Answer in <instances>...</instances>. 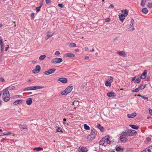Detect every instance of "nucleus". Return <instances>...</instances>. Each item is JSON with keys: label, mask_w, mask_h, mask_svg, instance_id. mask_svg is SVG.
<instances>
[{"label": "nucleus", "mask_w": 152, "mask_h": 152, "mask_svg": "<svg viewBox=\"0 0 152 152\" xmlns=\"http://www.w3.org/2000/svg\"><path fill=\"white\" fill-rule=\"evenodd\" d=\"M10 96L9 91L6 90L4 92L3 94V99L5 102H7L10 100Z\"/></svg>", "instance_id": "obj_1"}, {"label": "nucleus", "mask_w": 152, "mask_h": 152, "mask_svg": "<svg viewBox=\"0 0 152 152\" xmlns=\"http://www.w3.org/2000/svg\"><path fill=\"white\" fill-rule=\"evenodd\" d=\"M44 87L42 86H33L27 87L24 89V91L28 90H34L43 88Z\"/></svg>", "instance_id": "obj_2"}, {"label": "nucleus", "mask_w": 152, "mask_h": 152, "mask_svg": "<svg viewBox=\"0 0 152 152\" xmlns=\"http://www.w3.org/2000/svg\"><path fill=\"white\" fill-rule=\"evenodd\" d=\"M96 137V134L93 130H91L90 134L87 136V139L88 140H93Z\"/></svg>", "instance_id": "obj_3"}, {"label": "nucleus", "mask_w": 152, "mask_h": 152, "mask_svg": "<svg viewBox=\"0 0 152 152\" xmlns=\"http://www.w3.org/2000/svg\"><path fill=\"white\" fill-rule=\"evenodd\" d=\"M131 23L129 25V27L128 28L130 31H132L135 30L134 28V21L133 19H131Z\"/></svg>", "instance_id": "obj_4"}, {"label": "nucleus", "mask_w": 152, "mask_h": 152, "mask_svg": "<svg viewBox=\"0 0 152 152\" xmlns=\"http://www.w3.org/2000/svg\"><path fill=\"white\" fill-rule=\"evenodd\" d=\"M56 71V69L53 68L48 70L47 71H45L44 73L45 75H48L53 73Z\"/></svg>", "instance_id": "obj_5"}, {"label": "nucleus", "mask_w": 152, "mask_h": 152, "mask_svg": "<svg viewBox=\"0 0 152 152\" xmlns=\"http://www.w3.org/2000/svg\"><path fill=\"white\" fill-rule=\"evenodd\" d=\"M63 61V60L61 58H53L51 61L52 63L54 64L59 63Z\"/></svg>", "instance_id": "obj_6"}, {"label": "nucleus", "mask_w": 152, "mask_h": 152, "mask_svg": "<svg viewBox=\"0 0 152 152\" xmlns=\"http://www.w3.org/2000/svg\"><path fill=\"white\" fill-rule=\"evenodd\" d=\"M120 140L122 142H126L127 138L126 135L124 134V133H122L120 137Z\"/></svg>", "instance_id": "obj_7"}, {"label": "nucleus", "mask_w": 152, "mask_h": 152, "mask_svg": "<svg viewBox=\"0 0 152 152\" xmlns=\"http://www.w3.org/2000/svg\"><path fill=\"white\" fill-rule=\"evenodd\" d=\"M41 68L39 65H37L35 69L33 70L32 72L34 74H36L38 73L40 70Z\"/></svg>", "instance_id": "obj_8"}, {"label": "nucleus", "mask_w": 152, "mask_h": 152, "mask_svg": "<svg viewBox=\"0 0 152 152\" xmlns=\"http://www.w3.org/2000/svg\"><path fill=\"white\" fill-rule=\"evenodd\" d=\"M117 54L119 56L123 57H125L126 55V53L124 51H118L117 52Z\"/></svg>", "instance_id": "obj_9"}, {"label": "nucleus", "mask_w": 152, "mask_h": 152, "mask_svg": "<svg viewBox=\"0 0 152 152\" xmlns=\"http://www.w3.org/2000/svg\"><path fill=\"white\" fill-rule=\"evenodd\" d=\"M141 152H152V146H150L146 148L145 150Z\"/></svg>", "instance_id": "obj_10"}, {"label": "nucleus", "mask_w": 152, "mask_h": 152, "mask_svg": "<svg viewBox=\"0 0 152 152\" xmlns=\"http://www.w3.org/2000/svg\"><path fill=\"white\" fill-rule=\"evenodd\" d=\"M4 43L2 41V39L0 37V45L1 47V51L2 53L3 51L4 47L3 46Z\"/></svg>", "instance_id": "obj_11"}, {"label": "nucleus", "mask_w": 152, "mask_h": 152, "mask_svg": "<svg viewBox=\"0 0 152 152\" xmlns=\"http://www.w3.org/2000/svg\"><path fill=\"white\" fill-rule=\"evenodd\" d=\"M58 80L64 83H66L67 82V80L66 78L62 77L59 78L58 79Z\"/></svg>", "instance_id": "obj_12"}, {"label": "nucleus", "mask_w": 152, "mask_h": 152, "mask_svg": "<svg viewBox=\"0 0 152 152\" xmlns=\"http://www.w3.org/2000/svg\"><path fill=\"white\" fill-rule=\"evenodd\" d=\"M73 88V87L72 86H69L67 87L65 89L67 92L68 94L70 93Z\"/></svg>", "instance_id": "obj_13"}, {"label": "nucleus", "mask_w": 152, "mask_h": 152, "mask_svg": "<svg viewBox=\"0 0 152 152\" xmlns=\"http://www.w3.org/2000/svg\"><path fill=\"white\" fill-rule=\"evenodd\" d=\"M147 73V71L146 70H144L141 74L140 76V78L142 79H144L146 77Z\"/></svg>", "instance_id": "obj_14"}, {"label": "nucleus", "mask_w": 152, "mask_h": 152, "mask_svg": "<svg viewBox=\"0 0 152 152\" xmlns=\"http://www.w3.org/2000/svg\"><path fill=\"white\" fill-rule=\"evenodd\" d=\"M78 151L80 152H86L87 151V148L84 147H79Z\"/></svg>", "instance_id": "obj_15"}, {"label": "nucleus", "mask_w": 152, "mask_h": 152, "mask_svg": "<svg viewBox=\"0 0 152 152\" xmlns=\"http://www.w3.org/2000/svg\"><path fill=\"white\" fill-rule=\"evenodd\" d=\"M65 56L66 57L73 58L75 56V55L71 53H68L65 54Z\"/></svg>", "instance_id": "obj_16"}, {"label": "nucleus", "mask_w": 152, "mask_h": 152, "mask_svg": "<svg viewBox=\"0 0 152 152\" xmlns=\"http://www.w3.org/2000/svg\"><path fill=\"white\" fill-rule=\"evenodd\" d=\"M137 114L136 113L134 112L133 113L131 114H128L127 116L128 118H132L136 116Z\"/></svg>", "instance_id": "obj_17"}, {"label": "nucleus", "mask_w": 152, "mask_h": 152, "mask_svg": "<svg viewBox=\"0 0 152 152\" xmlns=\"http://www.w3.org/2000/svg\"><path fill=\"white\" fill-rule=\"evenodd\" d=\"M107 96L109 97H111L115 96V93L112 91H110L107 94Z\"/></svg>", "instance_id": "obj_18"}, {"label": "nucleus", "mask_w": 152, "mask_h": 152, "mask_svg": "<svg viewBox=\"0 0 152 152\" xmlns=\"http://www.w3.org/2000/svg\"><path fill=\"white\" fill-rule=\"evenodd\" d=\"M126 16H125V15H124L123 14H121V15H119V18L120 19V20L122 21V22H123V20L125 19V17Z\"/></svg>", "instance_id": "obj_19"}, {"label": "nucleus", "mask_w": 152, "mask_h": 152, "mask_svg": "<svg viewBox=\"0 0 152 152\" xmlns=\"http://www.w3.org/2000/svg\"><path fill=\"white\" fill-rule=\"evenodd\" d=\"M32 103V100L31 98H29L26 100V103L28 105H30Z\"/></svg>", "instance_id": "obj_20"}, {"label": "nucleus", "mask_w": 152, "mask_h": 152, "mask_svg": "<svg viewBox=\"0 0 152 152\" xmlns=\"http://www.w3.org/2000/svg\"><path fill=\"white\" fill-rule=\"evenodd\" d=\"M22 102V100H18L14 102H13V104L14 105H17L19 103H21Z\"/></svg>", "instance_id": "obj_21"}, {"label": "nucleus", "mask_w": 152, "mask_h": 152, "mask_svg": "<svg viewBox=\"0 0 152 152\" xmlns=\"http://www.w3.org/2000/svg\"><path fill=\"white\" fill-rule=\"evenodd\" d=\"M15 88V87L14 86H10L6 88V89L9 90H14Z\"/></svg>", "instance_id": "obj_22"}, {"label": "nucleus", "mask_w": 152, "mask_h": 152, "mask_svg": "<svg viewBox=\"0 0 152 152\" xmlns=\"http://www.w3.org/2000/svg\"><path fill=\"white\" fill-rule=\"evenodd\" d=\"M114 42L116 43H119L120 42V39L119 37H117L114 39Z\"/></svg>", "instance_id": "obj_23"}, {"label": "nucleus", "mask_w": 152, "mask_h": 152, "mask_svg": "<svg viewBox=\"0 0 152 152\" xmlns=\"http://www.w3.org/2000/svg\"><path fill=\"white\" fill-rule=\"evenodd\" d=\"M129 126H130L131 127H132V129H138L139 128V126L137 125H132L130 124L129 125Z\"/></svg>", "instance_id": "obj_24"}, {"label": "nucleus", "mask_w": 152, "mask_h": 152, "mask_svg": "<svg viewBox=\"0 0 152 152\" xmlns=\"http://www.w3.org/2000/svg\"><path fill=\"white\" fill-rule=\"evenodd\" d=\"M148 12V10L146 8H144L142 9V12L143 13L146 14Z\"/></svg>", "instance_id": "obj_25"}, {"label": "nucleus", "mask_w": 152, "mask_h": 152, "mask_svg": "<svg viewBox=\"0 0 152 152\" xmlns=\"http://www.w3.org/2000/svg\"><path fill=\"white\" fill-rule=\"evenodd\" d=\"M97 128H99L100 131L102 132L103 131L104 128L103 127L101 126V125L99 124H98L97 126Z\"/></svg>", "instance_id": "obj_26"}, {"label": "nucleus", "mask_w": 152, "mask_h": 152, "mask_svg": "<svg viewBox=\"0 0 152 152\" xmlns=\"http://www.w3.org/2000/svg\"><path fill=\"white\" fill-rule=\"evenodd\" d=\"M11 134V132H10L9 131L7 132H5L4 133H1V135L3 136V135H9ZM1 136V135H0Z\"/></svg>", "instance_id": "obj_27"}, {"label": "nucleus", "mask_w": 152, "mask_h": 152, "mask_svg": "<svg viewBox=\"0 0 152 152\" xmlns=\"http://www.w3.org/2000/svg\"><path fill=\"white\" fill-rule=\"evenodd\" d=\"M46 57L45 55H41L39 58V60L41 61L43 60Z\"/></svg>", "instance_id": "obj_28"}, {"label": "nucleus", "mask_w": 152, "mask_h": 152, "mask_svg": "<svg viewBox=\"0 0 152 152\" xmlns=\"http://www.w3.org/2000/svg\"><path fill=\"white\" fill-rule=\"evenodd\" d=\"M122 12L124 13V14L125 15V16H126L128 13V12L127 10H122L121 11Z\"/></svg>", "instance_id": "obj_29"}, {"label": "nucleus", "mask_w": 152, "mask_h": 152, "mask_svg": "<svg viewBox=\"0 0 152 152\" xmlns=\"http://www.w3.org/2000/svg\"><path fill=\"white\" fill-rule=\"evenodd\" d=\"M79 104V102L77 101H76V100L74 101L72 103V105H74L75 106H77Z\"/></svg>", "instance_id": "obj_30"}, {"label": "nucleus", "mask_w": 152, "mask_h": 152, "mask_svg": "<svg viewBox=\"0 0 152 152\" xmlns=\"http://www.w3.org/2000/svg\"><path fill=\"white\" fill-rule=\"evenodd\" d=\"M105 142L103 138L99 142V144L100 145H103L104 144Z\"/></svg>", "instance_id": "obj_31"}, {"label": "nucleus", "mask_w": 152, "mask_h": 152, "mask_svg": "<svg viewBox=\"0 0 152 152\" xmlns=\"http://www.w3.org/2000/svg\"><path fill=\"white\" fill-rule=\"evenodd\" d=\"M105 85L107 86H110L111 85L110 82H109L108 81H105Z\"/></svg>", "instance_id": "obj_32"}, {"label": "nucleus", "mask_w": 152, "mask_h": 152, "mask_svg": "<svg viewBox=\"0 0 152 152\" xmlns=\"http://www.w3.org/2000/svg\"><path fill=\"white\" fill-rule=\"evenodd\" d=\"M61 94L62 95L65 96V95H66L68 93L67 92L66 90H65L64 91H62L61 92Z\"/></svg>", "instance_id": "obj_33"}, {"label": "nucleus", "mask_w": 152, "mask_h": 152, "mask_svg": "<svg viewBox=\"0 0 152 152\" xmlns=\"http://www.w3.org/2000/svg\"><path fill=\"white\" fill-rule=\"evenodd\" d=\"M61 132L63 133V132L61 128L59 127H58V129L56 131V132Z\"/></svg>", "instance_id": "obj_34"}, {"label": "nucleus", "mask_w": 152, "mask_h": 152, "mask_svg": "<svg viewBox=\"0 0 152 152\" xmlns=\"http://www.w3.org/2000/svg\"><path fill=\"white\" fill-rule=\"evenodd\" d=\"M140 78L139 77H137L135 80L134 83H138L140 82Z\"/></svg>", "instance_id": "obj_35"}, {"label": "nucleus", "mask_w": 152, "mask_h": 152, "mask_svg": "<svg viewBox=\"0 0 152 152\" xmlns=\"http://www.w3.org/2000/svg\"><path fill=\"white\" fill-rule=\"evenodd\" d=\"M84 129L87 130H88L90 129V127L86 124H84Z\"/></svg>", "instance_id": "obj_36"}, {"label": "nucleus", "mask_w": 152, "mask_h": 152, "mask_svg": "<svg viewBox=\"0 0 152 152\" xmlns=\"http://www.w3.org/2000/svg\"><path fill=\"white\" fill-rule=\"evenodd\" d=\"M146 2L144 0H142L140 5L142 7H144L145 5Z\"/></svg>", "instance_id": "obj_37"}, {"label": "nucleus", "mask_w": 152, "mask_h": 152, "mask_svg": "<svg viewBox=\"0 0 152 152\" xmlns=\"http://www.w3.org/2000/svg\"><path fill=\"white\" fill-rule=\"evenodd\" d=\"M128 132H127L128 133V135L129 136H133L132 132L131 129H128Z\"/></svg>", "instance_id": "obj_38"}, {"label": "nucleus", "mask_w": 152, "mask_h": 152, "mask_svg": "<svg viewBox=\"0 0 152 152\" xmlns=\"http://www.w3.org/2000/svg\"><path fill=\"white\" fill-rule=\"evenodd\" d=\"M43 149L42 148H40V147H38V148H34L33 150H36L37 151H40L41 150H42Z\"/></svg>", "instance_id": "obj_39"}, {"label": "nucleus", "mask_w": 152, "mask_h": 152, "mask_svg": "<svg viewBox=\"0 0 152 152\" xmlns=\"http://www.w3.org/2000/svg\"><path fill=\"white\" fill-rule=\"evenodd\" d=\"M76 46V44L74 43H71L69 45V47H75Z\"/></svg>", "instance_id": "obj_40"}, {"label": "nucleus", "mask_w": 152, "mask_h": 152, "mask_svg": "<svg viewBox=\"0 0 152 152\" xmlns=\"http://www.w3.org/2000/svg\"><path fill=\"white\" fill-rule=\"evenodd\" d=\"M145 85H142L139 87V88L140 89L142 90L145 88Z\"/></svg>", "instance_id": "obj_41"}, {"label": "nucleus", "mask_w": 152, "mask_h": 152, "mask_svg": "<svg viewBox=\"0 0 152 152\" xmlns=\"http://www.w3.org/2000/svg\"><path fill=\"white\" fill-rule=\"evenodd\" d=\"M131 132H132L133 135H135L136 134L137 132H136V131H135L134 130H132V129H131Z\"/></svg>", "instance_id": "obj_42"}, {"label": "nucleus", "mask_w": 152, "mask_h": 152, "mask_svg": "<svg viewBox=\"0 0 152 152\" xmlns=\"http://www.w3.org/2000/svg\"><path fill=\"white\" fill-rule=\"evenodd\" d=\"M128 129L126 130L125 131V132H124L122 133H124V134L126 135V136L127 135H128V133L127 132H128Z\"/></svg>", "instance_id": "obj_43"}, {"label": "nucleus", "mask_w": 152, "mask_h": 152, "mask_svg": "<svg viewBox=\"0 0 152 152\" xmlns=\"http://www.w3.org/2000/svg\"><path fill=\"white\" fill-rule=\"evenodd\" d=\"M121 149L120 148V146L116 148V150L117 151H120L121 150Z\"/></svg>", "instance_id": "obj_44"}, {"label": "nucleus", "mask_w": 152, "mask_h": 152, "mask_svg": "<svg viewBox=\"0 0 152 152\" xmlns=\"http://www.w3.org/2000/svg\"><path fill=\"white\" fill-rule=\"evenodd\" d=\"M41 6H39V7H36V11L37 12H39L40 10V8H41Z\"/></svg>", "instance_id": "obj_45"}, {"label": "nucleus", "mask_w": 152, "mask_h": 152, "mask_svg": "<svg viewBox=\"0 0 152 152\" xmlns=\"http://www.w3.org/2000/svg\"><path fill=\"white\" fill-rule=\"evenodd\" d=\"M110 137L109 136H106L104 137V139L107 140H109Z\"/></svg>", "instance_id": "obj_46"}, {"label": "nucleus", "mask_w": 152, "mask_h": 152, "mask_svg": "<svg viewBox=\"0 0 152 152\" xmlns=\"http://www.w3.org/2000/svg\"><path fill=\"white\" fill-rule=\"evenodd\" d=\"M148 7L149 8L152 7V4L151 3H149L148 4Z\"/></svg>", "instance_id": "obj_47"}, {"label": "nucleus", "mask_w": 152, "mask_h": 152, "mask_svg": "<svg viewBox=\"0 0 152 152\" xmlns=\"http://www.w3.org/2000/svg\"><path fill=\"white\" fill-rule=\"evenodd\" d=\"M54 34L53 33L52 34H50V35H49V34H47V36L48 37V38H50V37H51Z\"/></svg>", "instance_id": "obj_48"}, {"label": "nucleus", "mask_w": 152, "mask_h": 152, "mask_svg": "<svg viewBox=\"0 0 152 152\" xmlns=\"http://www.w3.org/2000/svg\"><path fill=\"white\" fill-rule=\"evenodd\" d=\"M60 54V53L59 51H56L55 53V55L56 56L59 55Z\"/></svg>", "instance_id": "obj_49"}, {"label": "nucleus", "mask_w": 152, "mask_h": 152, "mask_svg": "<svg viewBox=\"0 0 152 152\" xmlns=\"http://www.w3.org/2000/svg\"><path fill=\"white\" fill-rule=\"evenodd\" d=\"M110 20V19L109 18H106L105 19V21L106 22H108Z\"/></svg>", "instance_id": "obj_50"}, {"label": "nucleus", "mask_w": 152, "mask_h": 152, "mask_svg": "<svg viewBox=\"0 0 152 152\" xmlns=\"http://www.w3.org/2000/svg\"><path fill=\"white\" fill-rule=\"evenodd\" d=\"M43 1L42 0L41 1L40 3V6H41V7H42V5H43Z\"/></svg>", "instance_id": "obj_51"}, {"label": "nucleus", "mask_w": 152, "mask_h": 152, "mask_svg": "<svg viewBox=\"0 0 152 152\" xmlns=\"http://www.w3.org/2000/svg\"><path fill=\"white\" fill-rule=\"evenodd\" d=\"M85 50L86 51H89V49L87 47H86L85 48Z\"/></svg>", "instance_id": "obj_52"}, {"label": "nucleus", "mask_w": 152, "mask_h": 152, "mask_svg": "<svg viewBox=\"0 0 152 152\" xmlns=\"http://www.w3.org/2000/svg\"><path fill=\"white\" fill-rule=\"evenodd\" d=\"M31 18H34V13H32L31 14Z\"/></svg>", "instance_id": "obj_53"}, {"label": "nucleus", "mask_w": 152, "mask_h": 152, "mask_svg": "<svg viewBox=\"0 0 152 152\" xmlns=\"http://www.w3.org/2000/svg\"><path fill=\"white\" fill-rule=\"evenodd\" d=\"M58 6L61 7H63V5L62 4H58Z\"/></svg>", "instance_id": "obj_54"}, {"label": "nucleus", "mask_w": 152, "mask_h": 152, "mask_svg": "<svg viewBox=\"0 0 152 152\" xmlns=\"http://www.w3.org/2000/svg\"><path fill=\"white\" fill-rule=\"evenodd\" d=\"M142 98L143 99H147V100H148V97H145L144 96H142Z\"/></svg>", "instance_id": "obj_55"}, {"label": "nucleus", "mask_w": 152, "mask_h": 152, "mask_svg": "<svg viewBox=\"0 0 152 152\" xmlns=\"http://www.w3.org/2000/svg\"><path fill=\"white\" fill-rule=\"evenodd\" d=\"M27 126L26 125L23 126V127L22 128V129H27Z\"/></svg>", "instance_id": "obj_56"}, {"label": "nucleus", "mask_w": 152, "mask_h": 152, "mask_svg": "<svg viewBox=\"0 0 152 152\" xmlns=\"http://www.w3.org/2000/svg\"><path fill=\"white\" fill-rule=\"evenodd\" d=\"M51 0H46V2L47 4H48L50 2Z\"/></svg>", "instance_id": "obj_57"}, {"label": "nucleus", "mask_w": 152, "mask_h": 152, "mask_svg": "<svg viewBox=\"0 0 152 152\" xmlns=\"http://www.w3.org/2000/svg\"><path fill=\"white\" fill-rule=\"evenodd\" d=\"M139 88H136L135 90H134V91H135V92H137L139 91Z\"/></svg>", "instance_id": "obj_58"}, {"label": "nucleus", "mask_w": 152, "mask_h": 152, "mask_svg": "<svg viewBox=\"0 0 152 152\" xmlns=\"http://www.w3.org/2000/svg\"><path fill=\"white\" fill-rule=\"evenodd\" d=\"M149 113L151 115H152V110L151 109L149 110Z\"/></svg>", "instance_id": "obj_59"}, {"label": "nucleus", "mask_w": 152, "mask_h": 152, "mask_svg": "<svg viewBox=\"0 0 152 152\" xmlns=\"http://www.w3.org/2000/svg\"><path fill=\"white\" fill-rule=\"evenodd\" d=\"M113 80V78L112 77H110V79L109 80L110 81H111V82H112Z\"/></svg>", "instance_id": "obj_60"}, {"label": "nucleus", "mask_w": 152, "mask_h": 152, "mask_svg": "<svg viewBox=\"0 0 152 152\" xmlns=\"http://www.w3.org/2000/svg\"><path fill=\"white\" fill-rule=\"evenodd\" d=\"M4 81V80L3 78H0V82H3Z\"/></svg>", "instance_id": "obj_61"}, {"label": "nucleus", "mask_w": 152, "mask_h": 152, "mask_svg": "<svg viewBox=\"0 0 152 152\" xmlns=\"http://www.w3.org/2000/svg\"><path fill=\"white\" fill-rule=\"evenodd\" d=\"M19 95H15L14 96V98H19Z\"/></svg>", "instance_id": "obj_62"}, {"label": "nucleus", "mask_w": 152, "mask_h": 152, "mask_svg": "<svg viewBox=\"0 0 152 152\" xmlns=\"http://www.w3.org/2000/svg\"><path fill=\"white\" fill-rule=\"evenodd\" d=\"M9 45H7V46L5 48V51H7L8 48H9Z\"/></svg>", "instance_id": "obj_63"}, {"label": "nucleus", "mask_w": 152, "mask_h": 152, "mask_svg": "<svg viewBox=\"0 0 152 152\" xmlns=\"http://www.w3.org/2000/svg\"><path fill=\"white\" fill-rule=\"evenodd\" d=\"M89 58V56H86L85 57V59H86V60H87V59H88Z\"/></svg>", "instance_id": "obj_64"}]
</instances>
